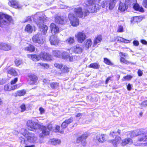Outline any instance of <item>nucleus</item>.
I'll list each match as a JSON object with an SVG mask.
<instances>
[{
    "label": "nucleus",
    "mask_w": 147,
    "mask_h": 147,
    "mask_svg": "<svg viewBox=\"0 0 147 147\" xmlns=\"http://www.w3.org/2000/svg\"><path fill=\"white\" fill-rule=\"evenodd\" d=\"M49 40L50 43L52 45H57L59 42L58 38L54 35H52L50 37Z\"/></svg>",
    "instance_id": "23"
},
{
    "label": "nucleus",
    "mask_w": 147,
    "mask_h": 147,
    "mask_svg": "<svg viewBox=\"0 0 147 147\" xmlns=\"http://www.w3.org/2000/svg\"><path fill=\"white\" fill-rule=\"evenodd\" d=\"M60 127L59 126L57 125L56 126L55 129L57 132H58L61 133H63V130L60 131L59 130Z\"/></svg>",
    "instance_id": "54"
},
{
    "label": "nucleus",
    "mask_w": 147,
    "mask_h": 147,
    "mask_svg": "<svg viewBox=\"0 0 147 147\" xmlns=\"http://www.w3.org/2000/svg\"><path fill=\"white\" fill-rule=\"evenodd\" d=\"M121 140V137L117 136L116 137L115 140L112 141V143L114 145H116L117 144L119 143Z\"/></svg>",
    "instance_id": "41"
},
{
    "label": "nucleus",
    "mask_w": 147,
    "mask_h": 147,
    "mask_svg": "<svg viewBox=\"0 0 147 147\" xmlns=\"http://www.w3.org/2000/svg\"><path fill=\"white\" fill-rule=\"evenodd\" d=\"M55 22L56 23L61 24H64L65 23L64 18L58 16H56L55 17Z\"/></svg>",
    "instance_id": "29"
},
{
    "label": "nucleus",
    "mask_w": 147,
    "mask_h": 147,
    "mask_svg": "<svg viewBox=\"0 0 147 147\" xmlns=\"http://www.w3.org/2000/svg\"><path fill=\"white\" fill-rule=\"evenodd\" d=\"M37 80V77L34 74H30L28 76V82L30 84L36 83Z\"/></svg>",
    "instance_id": "19"
},
{
    "label": "nucleus",
    "mask_w": 147,
    "mask_h": 147,
    "mask_svg": "<svg viewBox=\"0 0 147 147\" xmlns=\"http://www.w3.org/2000/svg\"><path fill=\"white\" fill-rule=\"evenodd\" d=\"M73 118L71 117L69 119H66L61 124V127L63 128H66L68 125V124L71 123L73 121Z\"/></svg>",
    "instance_id": "30"
},
{
    "label": "nucleus",
    "mask_w": 147,
    "mask_h": 147,
    "mask_svg": "<svg viewBox=\"0 0 147 147\" xmlns=\"http://www.w3.org/2000/svg\"><path fill=\"white\" fill-rule=\"evenodd\" d=\"M133 7L135 10L139 11L141 12H144L143 8L142 7H140L138 3L135 4Z\"/></svg>",
    "instance_id": "33"
},
{
    "label": "nucleus",
    "mask_w": 147,
    "mask_h": 147,
    "mask_svg": "<svg viewBox=\"0 0 147 147\" xmlns=\"http://www.w3.org/2000/svg\"><path fill=\"white\" fill-rule=\"evenodd\" d=\"M32 40L35 43L42 44L44 43L45 39L41 34L38 33L33 36Z\"/></svg>",
    "instance_id": "6"
},
{
    "label": "nucleus",
    "mask_w": 147,
    "mask_h": 147,
    "mask_svg": "<svg viewBox=\"0 0 147 147\" xmlns=\"http://www.w3.org/2000/svg\"><path fill=\"white\" fill-rule=\"evenodd\" d=\"M27 126L30 128L31 131H34L40 127V125L36 122L32 120H28L27 123Z\"/></svg>",
    "instance_id": "8"
},
{
    "label": "nucleus",
    "mask_w": 147,
    "mask_h": 147,
    "mask_svg": "<svg viewBox=\"0 0 147 147\" xmlns=\"http://www.w3.org/2000/svg\"><path fill=\"white\" fill-rule=\"evenodd\" d=\"M20 132L26 138L28 142L33 144L37 143V138L34 133L29 132L24 128L21 129Z\"/></svg>",
    "instance_id": "1"
},
{
    "label": "nucleus",
    "mask_w": 147,
    "mask_h": 147,
    "mask_svg": "<svg viewBox=\"0 0 147 147\" xmlns=\"http://www.w3.org/2000/svg\"><path fill=\"white\" fill-rule=\"evenodd\" d=\"M92 45V41L91 39H88L85 42V47L87 49L90 47Z\"/></svg>",
    "instance_id": "35"
},
{
    "label": "nucleus",
    "mask_w": 147,
    "mask_h": 147,
    "mask_svg": "<svg viewBox=\"0 0 147 147\" xmlns=\"http://www.w3.org/2000/svg\"><path fill=\"white\" fill-rule=\"evenodd\" d=\"M8 4L10 6L16 9H20L22 7V5L20 4L18 1L16 0H10Z\"/></svg>",
    "instance_id": "18"
},
{
    "label": "nucleus",
    "mask_w": 147,
    "mask_h": 147,
    "mask_svg": "<svg viewBox=\"0 0 147 147\" xmlns=\"http://www.w3.org/2000/svg\"><path fill=\"white\" fill-rule=\"evenodd\" d=\"M100 65L98 63H94L90 64L89 66V67L95 69H98Z\"/></svg>",
    "instance_id": "38"
},
{
    "label": "nucleus",
    "mask_w": 147,
    "mask_h": 147,
    "mask_svg": "<svg viewBox=\"0 0 147 147\" xmlns=\"http://www.w3.org/2000/svg\"><path fill=\"white\" fill-rule=\"evenodd\" d=\"M69 54L66 52H63L61 53V57L64 59H67L69 57Z\"/></svg>",
    "instance_id": "42"
},
{
    "label": "nucleus",
    "mask_w": 147,
    "mask_h": 147,
    "mask_svg": "<svg viewBox=\"0 0 147 147\" xmlns=\"http://www.w3.org/2000/svg\"><path fill=\"white\" fill-rule=\"evenodd\" d=\"M65 42L67 44L71 45L73 44L75 42V39L74 37H69L65 41Z\"/></svg>",
    "instance_id": "40"
},
{
    "label": "nucleus",
    "mask_w": 147,
    "mask_h": 147,
    "mask_svg": "<svg viewBox=\"0 0 147 147\" xmlns=\"http://www.w3.org/2000/svg\"><path fill=\"white\" fill-rule=\"evenodd\" d=\"M68 17L72 26H76L79 25V20L78 19L75 17L73 14L69 13V14Z\"/></svg>",
    "instance_id": "10"
},
{
    "label": "nucleus",
    "mask_w": 147,
    "mask_h": 147,
    "mask_svg": "<svg viewBox=\"0 0 147 147\" xmlns=\"http://www.w3.org/2000/svg\"><path fill=\"white\" fill-rule=\"evenodd\" d=\"M144 130H142V131H140V134L139 135L138 138V140L140 142L146 141V143H144V145H147V136L146 134L145 133L144 131Z\"/></svg>",
    "instance_id": "14"
},
{
    "label": "nucleus",
    "mask_w": 147,
    "mask_h": 147,
    "mask_svg": "<svg viewBox=\"0 0 147 147\" xmlns=\"http://www.w3.org/2000/svg\"><path fill=\"white\" fill-rule=\"evenodd\" d=\"M143 73L142 71L140 69H139L138 71V76H141L142 75Z\"/></svg>",
    "instance_id": "61"
},
{
    "label": "nucleus",
    "mask_w": 147,
    "mask_h": 147,
    "mask_svg": "<svg viewBox=\"0 0 147 147\" xmlns=\"http://www.w3.org/2000/svg\"><path fill=\"white\" fill-rule=\"evenodd\" d=\"M19 140L20 142V146L22 147H34L35 145H32L30 146L27 145L28 143L27 140H25V139L22 137H20L19 138Z\"/></svg>",
    "instance_id": "20"
},
{
    "label": "nucleus",
    "mask_w": 147,
    "mask_h": 147,
    "mask_svg": "<svg viewBox=\"0 0 147 147\" xmlns=\"http://www.w3.org/2000/svg\"><path fill=\"white\" fill-rule=\"evenodd\" d=\"M132 77L129 75H128L127 76H125L123 77V78L125 80H130L131 79Z\"/></svg>",
    "instance_id": "57"
},
{
    "label": "nucleus",
    "mask_w": 147,
    "mask_h": 147,
    "mask_svg": "<svg viewBox=\"0 0 147 147\" xmlns=\"http://www.w3.org/2000/svg\"><path fill=\"white\" fill-rule=\"evenodd\" d=\"M133 143L132 139L130 138H127L123 140L121 142V145L124 146L127 144H131Z\"/></svg>",
    "instance_id": "31"
},
{
    "label": "nucleus",
    "mask_w": 147,
    "mask_h": 147,
    "mask_svg": "<svg viewBox=\"0 0 147 147\" xmlns=\"http://www.w3.org/2000/svg\"><path fill=\"white\" fill-rule=\"evenodd\" d=\"M133 44L135 46H137L139 45V42L137 40H134L133 42Z\"/></svg>",
    "instance_id": "59"
},
{
    "label": "nucleus",
    "mask_w": 147,
    "mask_h": 147,
    "mask_svg": "<svg viewBox=\"0 0 147 147\" xmlns=\"http://www.w3.org/2000/svg\"><path fill=\"white\" fill-rule=\"evenodd\" d=\"M118 0H104L101 3L103 8H108L110 10L112 9L115 7L116 3Z\"/></svg>",
    "instance_id": "4"
},
{
    "label": "nucleus",
    "mask_w": 147,
    "mask_h": 147,
    "mask_svg": "<svg viewBox=\"0 0 147 147\" xmlns=\"http://www.w3.org/2000/svg\"><path fill=\"white\" fill-rule=\"evenodd\" d=\"M122 42L125 43H128L130 42V41L129 40L123 38V41H122Z\"/></svg>",
    "instance_id": "64"
},
{
    "label": "nucleus",
    "mask_w": 147,
    "mask_h": 147,
    "mask_svg": "<svg viewBox=\"0 0 147 147\" xmlns=\"http://www.w3.org/2000/svg\"><path fill=\"white\" fill-rule=\"evenodd\" d=\"M31 19L30 17H27L26 19L25 20V21H24V22H27L28 21H31Z\"/></svg>",
    "instance_id": "63"
},
{
    "label": "nucleus",
    "mask_w": 147,
    "mask_h": 147,
    "mask_svg": "<svg viewBox=\"0 0 147 147\" xmlns=\"http://www.w3.org/2000/svg\"><path fill=\"white\" fill-rule=\"evenodd\" d=\"M82 138L80 136L77 138L76 140L74 141V143L75 144H79L81 142Z\"/></svg>",
    "instance_id": "48"
},
{
    "label": "nucleus",
    "mask_w": 147,
    "mask_h": 147,
    "mask_svg": "<svg viewBox=\"0 0 147 147\" xmlns=\"http://www.w3.org/2000/svg\"><path fill=\"white\" fill-rule=\"evenodd\" d=\"M81 144L83 146H85L86 144V140L85 139H82L81 142Z\"/></svg>",
    "instance_id": "60"
},
{
    "label": "nucleus",
    "mask_w": 147,
    "mask_h": 147,
    "mask_svg": "<svg viewBox=\"0 0 147 147\" xmlns=\"http://www.w3.org/2000/svg\"><path fill=\"white\" fill-rule=\"evenodd\" d=\"M119 54L120 56V61L121 63H123L127 64L130 63H131L133 65L135 64V63H131L125 59L126 58H129V56L127 53L121 52L119 53Z\"/></svg>",
    "instance_id": "9"
},
{
    "label": "nucleus",
    "mask_w": 147,
    "mask_h": 147,
    "mask_svg": "<svg viewBox=\"0 0 147 147\" xmlns=\"http://www.w3.org/2000/svg\"><path fill=\"white\" fill-rule=\"evenodd\" d=\"M49 142L50 144L56 145L60 144L61 142V141L59 139L53 138L50 139Z\"/></svg>",
    "instance_id": "32"
},
{
    "label": "nucleus",
    "mask_w": 147,
    "mask_h": 147,
    "mask_svg": "<svg viewBox=\"0 0 147 147\" xmlns=\"http://www.w3.org/2000/svg\"><path fill=\"white\" fill-rule=\"evenodd\" d=\"M26 93V91L24 90L18 91L16 92L17 95L20 96L24 95Z\"/></svg>",
    "instance_id": "43"
},
{
    "label": "nucleus",
    "mask_w": 147,
    "mask_h": 147,
    "mask_svg": "<svg viewBox=\"0 0 147 147\" xmlns=\"http://www.w3.org/2000/svg\"><path fill=\"white\" fill-rule=\"evenodd\" d=\"M37 18V15L34 16V20L36 23L38 27L41 28V30L44 35H45L47 33V31L48 29V26L43 24L44 22L43 18L42 17H39L38 19L36 20Z\"/></svg>",
    "instance_id": "3"
},
{
    "label": "nucleus",
    "mask_w": 147,
    "mask_h": 147,
    "mask_svg": "<svg viewBox=\"0 0 147 147\" xmlns=\"http://www.w3.org/2000/svg\"><path fill=\"white\" fill-rule=\"evenodd\" d=\"M74 14L76 17L82 18L84 16V17L86 16H85L84 15L85 11L87 12V9L86 8L82 9V8L78 7L74 9Z\"/></svg>",
    "instance_id": "7"
},
{
    "label": "nucleus",
    "mask_w": 147,
    "mask_h": 147,
    "mask_svg": "<svg viewBox=\"0 0 147 147\" xmlns=\"http://www.w3.org/2000/svg\"><path fill=\"white\" fill-rule=\"evenodd\" d=\"M26 47L24 48L25 50L30 52H34L35 51V47L33 45L31 44H28L26 43L25 45Z\"/></svg>",
    "instance_id": "28"
},
{
    "label": "nucleus",
    "mask_w": 147,
    "mask_h": 147,
    "mask_svg": "<svg viewBox=\"0 0 147 147\" xmlns=\"http://www.w3.org/2000/svg\"><path fill=\"white\" fill-rule=\"evenodd\" d=\"M70 49L75 53L78 54L81 53L83 51L82 46L79 44H77L74 46Z\"/></svg>",
    "instance_id": "17"
},
{
    "label": "nucleus",
    "mask_w": 147,
    "mask_h": 147,
    "mask_svg": "<svg viewBox=\"0 0 147 147\" xmlns=\"http://www.w3.org/2000/svg\"><path fill=\"white\" fill-rule=\"evenodd\" d=\"M13 23V21L11 16L0 13V26L3 27L5 25Z\"/></svg>",
    "instance_id": "2"
},
{
    "label": "nucleus",
    "mask_w": 147,
    "mask_h": 147,
    "mask_svg": "<svg viewBox=\"0 0 147 147\" xmlns=\"http://www.w3.org/2000/svg\"><path fill=\"white\" fill-rule=\"evenodd\" d=\"M11 48V46L5 43H0V49L6 51L10 50Z\"/></svg>",
    "instance_id": "26"
},
{
    "label": "nucleus",
    "mask_w": 147,
    "mask_h": 147,
    "mask_svg": "<svg viewBox=\"0 0 147 147\" xmlns=\"http://www.w3.org/2000/svg\"><path fill=\"white\" fill-rule=\"evenodd\" d=\"M142 5L144 7L147 8V0H144L143 1Z\"/></svg>",
    "instance_id": "55"
},
{
    "label": "nucleus",
    "mask_w": 147,
    "mask_h": 147,
    "mask_svg": "<svg viewBox=\"0 0 147 147\" xmlns=\"http://www.w3.org/2000/svg\"><path fill=\"white\" fill-rule=\"evenodd\" d=\"M54 66L60 69L62 73L67 72L69 71V68L66 66L61 64L56 63L54 64Z\"/></svg>",
    "instance_id": "12"
},
{
    "label": "nucleus",
    "mask_w": 147,
    "mask_h": 147,
    "mask_svg": "<svg viewBox=\"0 0 147 147\" xmlns=\"http://www.w3.org/2000/svg\"><path fill=\"white\" fill-rule=\"evenodd\" d=\"M120 132L121 130L118 129L117 132L116 131H111L110 133V135L111 136H112L113 137L114 136H115L116 134L117 135V134H120Z\"/></svg>",
    "instance_id": "44"
},
{
    "label": "nucleus",
    "mask_w": 147,
    "mask_h": 147,
    "mask_svg": "<svg viewBox=\"0 0 147 147\" xmlns=\"http://www.w3.org/2000/svg\"><path fill=\"white\" fill-rule=\"evenodd\" d=\"M33 30V28L30 24L27 25L25 27V31L28 33H31Z\"/></svg>",
    "instance_id": "34"
},
{
    "label": "nucleus",
    "mask_w": 147,
    "mask_h": 147,
    "mask_svg": "<svg viewBox=\"0 0 147 147\" xmlns=\"http://www.w3.org/2000/svg\"><path fill=\"white\" fill-rule=\"evenodd\" d=\"M52 125H49L47 127L45 126H42V134L40 135V137H43L44 136L49 135V131L52 128Z\"/></svg>",
    "instance_id": "15"
},
{
    "label": "nucleus",
    "mask_w": 147,
    "mask_h": 147,
    "mask_svg": "<svg viewBox=\"0 0 147 147\" xmlns=\"http://www.w3.org/2000/svg\"><path fill=\"white\" fill-rule=\"evenodd\" d=\"M50 29L51 30V33L53 34H55L59 32V28L54 23L51 24Z\"/></svg>",
    "instance_id": "21"
},
{
    "label": "nucleus",
    "mask_w": 147,
    "mask_h": 147,
    "mask_svg": "<svg viewBox=\"0 0 147 147\" xmlns=\"http://www.w3.org/2000/svg\"><path fill=\"white\" fill-rule=\"evenodd\" d=\"M102 39V37L101 35H99L95 37L93 41V46L96 47L97 45H99Z\"/></svg>",
    "instance_id": "27"
},
{
    "label": "nucleus",
    "mask_w": 147,
    "mask_h": 147,
    "mask_svg": "<svg viewBox=\"0 0 147 147\" xmlns=\"http://www.w3.org/2000/svg\"><path fill=\"white\" fill-rule=\"evenodd\" d=\"M21 110V112H23L25 111L26 110V106L24 104H22L20 106Z\"/></svg>",
    "instance_id": "49"
},
{
    "label": "nucleus",
    "mask_w": 147,
    "mask_h": 147,
    "mask_svg": "<svg viewBox=\"0 0 147 147\" xmlns=\"http://www.w3.org/2000/svg\"><path fill=\"white\" fill-rule=\"evenodd\" d=\"M104 62L106 64L109 65H113V63L110 61V60L106 58H104Z\"/></svg>",
    "instance_id": "45"
},
{
    "label": "nucleus",
    "mask_w": 147,
    "mask_h": 147,
    "mask_svg": "<svg viewBox=\"0 0 147 147\" xmlns=\"http://www.w3.org/2000/svg\"><path fill=\"white\" fill-rule=\"evenodd\" d=\"M61 53L59 50H54L53 51V55L57 57L60 58L61 57Z\"/></svg>",
    "instance_id": "37"
},
{
    "label": "nucleus",
    "mask_w": 147,
    "mask_h": 147,
    "mask_svg": "<svg viewBox=\"0 0 147 147\" xmlns=\"http://www.w3.org/2000/svg\"><path fill=\"white\" fill-rule=\"evenodd\" d=\"M107 138V136L102 134H99L96 136L97 140L99 142H103L106 141Z\"/></svg>",
    "instance_id": "22"
},
{
    "label": "nucleus",
    "mask_w": 147,
    "mask_h": 147,
    "mask_svg": "<svg viewBox=\"0 0 147 147\" xmlns=\"http://www.w3.org/2000/svg\"><path fill=\"white\" fill-rule=\"evenodd\" d=\"M117 30V32H122L123 31V27L122 26H120L118 27Z\"/></svg>",
    "instance_id": "51"
},
{
    "label": "nucleus",
    "mask_w": 147,
    "mask_h": 147,
    "mask_svg": "<svg viewBox=\"0 0 147 147\" xmlns=\"http://www.w3.org/2000/svg\"><path fill=\"white\" fill-rule=\"evenodd\" d=\"M50 85L51 88L53 89H56L59 87V84L56 82H51Z\"/></svg>",
    "instance_id": "36"
},
{
    "label": "nucleus",
    "mask_w": 147,
    "mask_h": 147,
    "mask_svg": "<svg viewBox=\"0 0 147 147\" xmlns=\"http://www.w3.org/2000/svg\"><path fill=\"white\" fill-rule=\"evenodd\" d=\"M116 40L118 42H122L123 41V38L120 37H117L116 38Z\"/></svg>",
    "instance_id": "53"
},
{
    "label": "nucleus",
    "mask_w": 147,
    "mask_h": 147,
    "mask_svg": "<svg viewBox=\"0 0 147 147\" xmlns=\"http://www.w3.org/2000/svg\"><path fill=\"white\" fill-rule=\"evenodd\" d=\"M40 59L43 61H50L52 59L51 56L45 52H41L40 53Z\"/></svg>",
    "instance_id": "16"
},
{
    "label": "nucleus",
    "mask_w": 147,
    "mask_h": 147,
    "mask_svg": "<svg viewBox=\"0 0 147 147\" xmlns=\"http://www.w3.org/2000/svg\"><path fill=\"white\" fill-rule=\"evenodd\" d=\"M38 66H41L43 67H44L47 69L49 67V65L47 63H39L38 64Z\"/></svg>",
    "instance_id": "47"
},
{
    "label": "nucleus",
    "mask_w": 147,
    "mask_h": 147,
    "mask_svg": "<svg viewBox=\"0 0 147 147\" xmlns=\"http://www.w3.org/2000/svg\"><path fill=\"white\" fill-rule=\"evenodd\" d=\"M142 130H143V129H137L136 130L133 131L129 132L128 133L130 135V137L132 138L134 136H138L140 134V131H142Z\"/></svg>",
    "instance_id": "25"
},
{
    "label": "nucleus",
    "mask_w": 147,
    "mask_h": 147,
    "mask_svg": "<svg viewBox=\"0 0 147 147\" xmlns=\"http://www.w3.org/2000/svg\"><path fill=\"white\" fill-rule=\"evenodd\" d=\"M39 110L41 114H42L44 113V109L42 107L40 108L39 109Z\"/></svg>",
    "instance_id": "62"
},
{
    "label": "nucleus",
    "mask_w": 147,
    "mask_h": 147,
    "mask_svg": "<svg viewBox=\"0 0 147 147\" xmlns=\"http://www.w3.org/2000/svg\"><path fill=\"white\" fill-rule=\"evenodd\" d=\"M22 61L21 60L16 59L15 61V64L16 66H18L20 65L22 63Z\"/></svg>",
    "instance_id": "46"
},
{
    "label": "nucleus",
    "mask_w": 147,
    "mask_h": 147,
    "mask_svg": "<svg viewBox=\"0 0 147 147\" xmlns=\"http://www.w3.org/2000/svg\"><path fill=\"white\" fill-rule=\"evenodd\" d=\"M20 84H16L15 85L7 84L4 86V90L6 91H9L18 88L20 86Z\"/></svg>",
    "instance_id": "13"
},
{
    "label": "nucleus",
    "mask_w": 147,
    "mask_h": 147,
    "mask_svg": "<svg viewBox=\"0 0 147 147\" xmlns=\"http://www.w3.org/2000/svg\"><path fill=\"white\" fill-rule=\"evenodd\" d=\"M141 105L142 107H145L147 106V100L142 102L141 104Z\"/></svg>",
    "instance_id": "56"
},
{
    "label": "nucleus",
    "mask_w": 147,
    "mask_h": 147,
    "mask_svg": "<svg viewBox=\"0 0 147 147\" xmlns=\"http://www.w3.org/2000/svg\"><path fill=\"white\" fill-rule=\"evenodd\" d=\"M88 135L89 134H88V133H85L84 134H82V135L80 136V137H81V138H82V139H85L87 138Z\"/></svg>",
    "instance_id": "50"
},
{
    "label": "nucleus",
    "mask_w": 147,
    "mask_h": 147,
    "mask_svg": "<svg viewBox=\"0 0 147 147\" xmlns=\"http://www.w3.org/2000/svg\"><path fill=\"white\" fill-rule=\"evenodd\" d=\"M27 57L34 61H37L40 59V54L39 55H30L28 54Z\"/></svg>",
    "instance_id": "24"
},
{
    "label": "nucleus",
    "mask_w": 147,
    "mask_h": 147,
    "mask_svg": "<svg viewBox=\"0 0 147 147\" xmlns=\"http://www.w3.org/2000/svg\"><path fill=\"white\" fill-rule=\"evenodd\" d=\"M78 42L80 43H82L86 39V33L84 31H82L77 32L75 35Z\"/></svg>",
    "instance_id": "5"
},
{
    "label": "nucleus",
    "mask_w": 147,
    "mask_h": 147,
    "mask_svg": "<svg viewBox=\"0 0 147 147\" xmlns=\"http://www.w3.org/2000/svg\"><path fill=\"white\" fill-rule=\"evenodd\" d=\"M18 79L17 78H15L14 79L12 80L10 84L11 85H13L15 84L18 81Z\"/></svg>",
    "instance_id": "52"
},
{
    "label": "nucleus",
    "mask_w": 147,
    "mask_h": 147,
    "mask_svg": "<svg viewBox=\"0 0 147 147\" xmlns=\"http://www.w3.org/2000/svg\"><path fill=\"white\" fill-rule=\"evenodd\" d=\"M130 4V1L129 0H126L125 3L120 2L119 4L118 9L121 12L125 11L128 8V6Z\"/></svg>",
    "instance_id": "11"
},
{
    "label": "nucleus",
    "mask_w": 147,
    "mask_h": 147,
    "mask_svg": "<svg viewBox=\"0 0 147 147\" xmlns=\"http://www.w3.org/2000/svg\"><path fill=\"white\" fill-rule=\"evenodd\" d=\"M7 73L8 74L14 76H16L18 74L17 72L13 68H10L7 71Z\"/></svg>",
    "instance_id": "39"
},
{
    "label": "nucleus",
    "mask_w": 147,
    "mask_h": 147,
    "mask_svg": "<svg viewBox=\"0 0 147 147\" xmlns=\"http://www.w3.org/2000/svg\"><path fill=\"white\" fill-rule=\"evenodd\" d=\"M6 82V81L5 79H2L0 80V85L5 83Z\"/></svg>",
    "instance_id": "58"
}]
</instances>
